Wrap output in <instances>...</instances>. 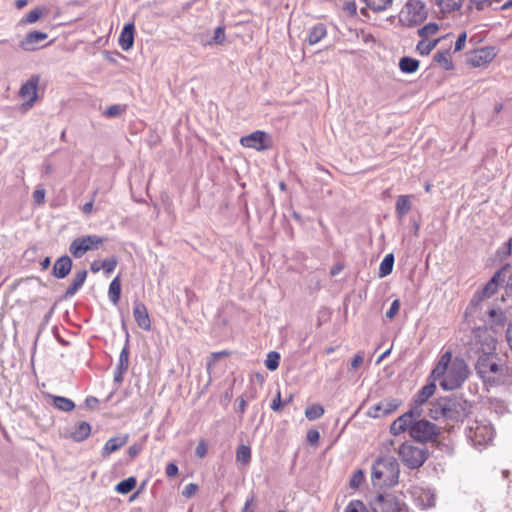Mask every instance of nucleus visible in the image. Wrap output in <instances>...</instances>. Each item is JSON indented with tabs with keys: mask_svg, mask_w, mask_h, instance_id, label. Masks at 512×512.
Wrapping results in <instances>:
<instances>
[{
	"mask_svg": "<svg viewBox=\"0 0 512 512\" xmlns=\"http://www.w3.org/2000/svg\"><path fill=\"white\" fill-rule=\"evenodd\" d=\"M465 317L469 323L475 326V340L480 342L482 335L487 336L485 331L493 333L487 329L490 326L494 329L496 326H502L505 321L503 312L497 308L490 300L481 297H473L466 308Z\"/></svg>",
	"mask_w": 512,
	"mask_h": 512,
	"instance_id": "f257e3e1",
	"label": "nucleus"
},
{
	"mask_svg": "<svg viewBox=\"0 0 512 512\" xmlns=\"http://www.w3.org/2000/svg\"><path fill=\"white\" fill-rule=\"evenodd\" d=\"M487 336L482 344V354L478 357L476 371L479 377L491 385L504 384L507 382L506 374L508 367L500 363V359L493 353L496 348L495 337L485 331Z\"/></svg>",
	"mask_w": 512,
	"mask_h": 512,
	"instance_id": "f03ea898",
	"label": "nucleus"
},
{
	"mask_svg": "<svg viewBox=\"0 0 512 512\" xmlns=\"http://www.w3.org/2000/svg\"><path fill=\"white\" fill-rule=\"evenodd\" d=\"M468 367L459 357H452L450 351L443 353L432 370L431 377L439 381L444 390H454L462 385L468 376Z\"/></svg>",
	"mask_w": 512,
	"mask_h": 512,
	"instance_id": "7ed1b4c3",
	"label": "nucleus"
},
{
	"mask_svg": "<svg viewBox=\"0 0 512 512\" xmlns=\"http://www.w3.org/2000/svg\"><path fill=\"white\" fill-rule=\"evenodd\" d=\"M399 473V465L395 458H378L372 466V484L377 488L392 487L398 482Z\"/></svg>",
	"mask_w": 512,
	"mask_h": 512,
	"instance_id": "20e7f679",
	"label": "nucleus"
},
{
	"mask_svg": "<svg viewBox=\"0 0 512 512\" xmlns=\"http://www.w3.org/2000/svg\"><path fill=\"white\" fill-rule=\"evenodd\" d=\"M428 16L426 5L421 0H408L401 8L398 19L404 27H415Z\"/></svg>",
	"mask_w": 512,
	"mask_h": 512,
	"instance_id": "39448f33",
	"label": "nucleus"
},
{
	"mask_svg": "<svg viewBox=\"0 0 512 512\" xmlns=\"http://www.w3.org/2000/svg\"><path fill=\"white\" fill-rule=\"evenodd\" d=\"M397 453L402 463L410 469L421 467L428 457V450L424 445H415L412 442L403 443Z\"/></svg>",
	"mask_w": 512,
	"mask_h": 512,
	"instance_id": "423d86ee",
	"label": "nucleus"
},
{
	"mask_svg": "<svg viewBox=\"0 0 512 512\" xmlns=\"http://www.w3.org/2000/svg\"><path fill=\"white\" fill-rule=\"evenodd\" d=\"M40 83L39 75H32L24 82L19 89V97L22 100L21 107L24 111L31 109L38 101V86Z\"/></svg>",
	"mask_w": 512,
	"mask_h": 512,
	"instance_id": "0eeeda50",
	"label": "nucleus"
},
{
	"mask_svg": "<svg viewBox=\"0 0 512 512\" xmlns=\"http://www.w3.org/2000/svg\"><path fill=\"white\" fill-rule=\"evenodd\" d=\"M104 239L98 235H86L75 238L69 247L75 258H81L86 252L98 249Z\"/></svg>",
	"mask_w": 512,
	"mask_h": 512,
	"instance_id": "6e6552de",
	"label": "nucleus"
},
{
	"mask_svg": "<svg viewBox=\"0 0 512 512\" xmlns=\"http://www.w3.org/2000/svg\"><path fill=\"white\" fill-rule=\"evenodd\" d=\"M445 420L458 421L470 412V404L460 397H444Z\"/></svg>",
	"mask_w": 512,
	"mask_h": 512,
	"instance_id": "1a4fd4ad",
	"label": "nucleus"
},
{
	"mask_svg": "<svg viewBox=\"0 0 512 512\" xmlns=\"http://www.w3.org/2000/svg\"><path fill=\"white\" fill-rule=\"evenodd\" d=\"M439 433V428L424 419L414 418L413 425L410 427V436L420 442L433 440Z\"/></svg>",
	"mask_w": 512,
	"mask_h": 512,
	"instance_id": "9d476101",
	"label": "nucleus"
},
{
	"mask_svg": "<svg viewBox=\"0 0 512 512\" xmlns=\"http://www.w3.org/2000/svg\"><path fill=\"white\" fill-rule=\"evenodd\" d=\"M373 512H408V508L391 494H379L371 503Z\"/></svg>",
	"mask_w": 512,
	"mask_h": 512,
	"instance_id": "9b49d317",
	"label": "nucleus"
},
{
	"mask_svg": "<svg viewBox=\"0 0 512 512\" xmlns=\"http://www.w3.org/2000/svg\"><path fill=\"white\" fill-rule=\"evenodd\" d=\"M467 436L474 446H482L492 440L494 430L490 424L475 422L468 428Z\"/></svg>",
	"mask_w": 512,
	"mask_h": 512,
	"instance_id": "f8f14e48",
	"label": "nucleus"
},
{
	"mask_svg": "<svg viewBox=\"0 0 512 512\" xmlns=\"http://www.w3.org/2000/svg\"><path fill=\"white\" fill-rule=\"evenodd\" d=\"M240 143L244 147L262 151L272 146V139L266 132L255 130L251 134L241 137Z\"/></svg>",
	"mask_w": 512,
	"mask_h": 512,
	"instance_id": "ddd939ff",
	"label": "nucleus"
},
{
	"mask_svg": "<svg viewBox=\"0 0 512 512\" xmlns=\"http://www.w3.org/2000/svg\"><path fill=\"white\" fill-rule=\"evenodd\" d=\"M422 416V409L411 408L408 412L399 416L390 426V432L393 435H400L406 430L410 431V427L413 425L414 418H420Z\"/></svg>",
	"mask_w": 512,
	"mask_h": 512,
	"instance_id": "4468645a",
	"label": "nucleus"
},
{
	"mask_svg": "<svg viewBox=\"0 0 512 512\" xmlns=\"http://www.w3.org/2000/svg\"><path fill=\"white\" fill-rule=\"evenodd\" d=\"M496 56L494 47H483L471 51L467 56V62L473 67H483L490 63Z\"/></svg>",
	"mask_w": 512,
	"mask_h": 512,
	"instance_id": "2eb2a0df",
	"label": "nucleus"
},
{
	"mask_svg": "<svg viewBox=\"0 0 512 512\" xmlns=\"http://www.w3.org/2000/svg\"><path fill=\"white\" fill-rule=\"evenodd\" d=\"M508 269L509 265H506L502 269L498 270L485 287L473 297H481V299L484 298L490 300V297L496 292L499 282L503 281L502 276L508 271Z\"/></svg>",
	"mask_w": 512,
	"mask_h": 512,
	"instance_id": "dca6fc26",
	"label": "nucleus"
},
{
	"mask_svg": "<svg viewBox=\"0 0 512 512\" xmlns=\"http://www.w3.org/2000/svg\"><path fill=\"white\" fill-rule=\"evenodd\" d=\"M47 33L41 31L29 32L24 39L20 42V47L24 51H35L39 48V43L46 40Z\"/></svg>",
	"mask_w": 512,
	"mask_h": 512,
	"instance_id": "f3484780",
	"label": "nucleus"
},
{
	"mask_svg": "<svg viewBox=\"0 0 512 512\" xmlns=\"http://www.w3.org/2000/svg\"><path fill=\"white\" fill-rule=\"evenodd\" d=\"M133 316L137 325L145 331L151 329V321L146 306L139 301L134 302Z\"/></svg>",
	"mask_w": 512,
	"mask_h": 512,
	"instance_id": "a211bd4d",
	"label": "nucleus"
},
{
	"mask_svg": "<svg viewBox=\"0 0 512 512\" xmlns=\"http://www.w3.org/2000/svg\"><path fill=\"white\" fill-rule=\"evenodd\" d=\"M398 406L399 403L396 400H383L369 409V415L380 418L395 411Z\"/></svg>",
	"mask_w": 512,
	"mask_h": 512,
	"instance_id": "6ab92c4d",
	"label": "nucleus"
},
{
	"mask_svg": "<svg viewBox=\"0 0 512 512\" xmlns=\"http://www.w3.org/2000/svg\"><path fill=\"white\" fill-rule=\"evenodd\" d=\"M135 25L134 23L126 24L119 36V46L124 51H128L133 47L134 44Z\"/></svg>",
	"mask_w": 512,
	"mask_h": 512,
	"instance_id": "aec40b11",
	"label": "nucleus"
},
{
	"mask_svg": "<svg viewBox=\"0 0 512 512\" xmlns=\"http://www.w3.org/2000/svg\"><path fill=\"white\" fill-rule=\"evenodd\" d=\"M436 384L434 382L423 386L415 395L412 408L422 409V405L435 393Z\"/></svg>",
	"mask_w": 512,
	"mask_h": 512,
	"instance_id": "412c9836",
	"label": "nucleus"
},
{
	"mask_svg": "<svg viewBox=\"0 0 512 512\" xmlns=\"http://www.w3.org/2000/svg\"><path fill=\"white\" fill-rule=\"evenodd\" d=\"M72 260L68 256L58 258L53 266L52 274L58 279L65 278L71 271Z\"/></svg>",
	"mask_w": 512,
	"mask_h": 512,
	"instance_id": "4be33fe9",
	"label": "nucleus"
},
{
	"mask_svg": "<svg viewBox=\"0 0 512 512\" xmlns=\"http://www.w3.org/2000/svg\"><path fill=\"white\" fill-rule=\"evenodd\" d=\"M413 195H400L397 197L395 214L398 219H403L412 208Z\"/></svg>",
	"mask_w": 512,
	"mask_h": 512,
	"instance_id": "5701e85b",
	"label": "nucleus"
},
{
	"mask_svg": "<svg viewBox=\"0 0 512 512\" xmlns=\"http://www.w3.org/2000/svg\"><path fill=\"white\" fill-rule=\"evenodd\" d=\"M327 36V27L323 23H317L307 32L306 40L309 45H315Z\"/></svg>",
	"mask_w": 512,
	"mask_h": 512,
	"instance_id": "b1692460",
	"label": "nucleus"
},
{
	"mask_svg": "<svg viewBox=\"0 0 512 512\" xmlns=\"http://www.w3.org/2000/svg\"><path fill=\"white\" fill-rule=\"evenodd\" d=\"M128 441V435H118L110 438L102 449V456L106 457L124 446Z\"/></svg>",
	"mask_w": 512,
	"mask_h": 512,
	"instance_id": "393cba45",
	"label": "nucleus"
},
{
	"mask_svg": "<svg viewBox=\"0 0 512 512\" xmlns=\"http://www.w3.org/2000/svg\"><path fill=\"white\" fill-rule=\"evenodd\" d=\"M414 499L423 509L430 508L435 505V495L431 490L419 489L415 491Z\"/></svg>",
	"mask_w": 512,
	"mask_h": 512,
	"instance_id": "a878e982",
	"label": "nucleus"
},
{
	"mask_svg": "<svg viewBox=\"0 0 512 512\" xmlns=\"http://www.w3.org/2000/svg\"><path fill=\"white\" fill-rule=\"evenodd\" d=\"M465 0H435L436 6L443 14H450L459 11Z\"/></svg>",
	"mask_w": 512,
	"mask_h": 512,
	"instance_id": "bb28decb",
	"label": "nucleus"
},
{
	"mask_svg": "<svg viewBox=\"0 0 512 512\" xmlns=\"http://www.w3.org/2000/svg\"><path fill=\"white\" fill-rule=\"evenodd\" d=\"M433 59L435 63H437L441 68L446 71H450L454 69V64L452 61V56L449 50H439L437 51Z\"/></svg>",
	"mask_w": 512,
	"mask_h": 512,
	"instance_id": "cd10ccee",
	"label": "nucleus"
},
{
	"mask_svg": "<svg viewBox=\"0 0 512 512\" xmlns=\"http://www.w3.org/2000/svg\"><path fill=\"white\" fill-rule=\"evenodd\" d=\"M91 433V426L89 423L82 421L77 423L71 430L70 436L75 441L85 440Z\"/></svg>",
	"mask_w": 512,
	"mask_h": 512,
	"instance_id": "c85d7f7f",
	"label": "nucleus"
},
{
	"mask_svg": "<svg viewBox=\"0 0 512 512\" xmlns=\"http://www.w3.org/2000/svg\"><path fill=\"white\" fill-rule=\"evenodd\" d=\"M86 277H87L86 270L77 272L76 275L74 276L71 284L69 285V287L66 290V293H65L66 297H72L84 284Z\"/></svg>",
	"mask_w": 512,
	"mask_h": 512,
	"instance_id": "c756f323",
	"label": "nucleus"
},
{
	"mask_svg": "<svg viewBox=\"0 0 512 512\" xmlns=\"http://www.w3.org/2000/svg\"><path fill=\"white\" fill-rule=\"evenodd\" d=\"M428 415L435 419H445V402L444 398H439L434 402H431Z\"/></svg>",
	"mask_w": 512,
	"mask_h": 512,
	"instance_id": "7c9ffc66",
	"label": "nucleus"
},
{
	"mask_svg": "<svg viewBox=\"0 0 512 512\" xmlns=\"http://www.w3.org/2000/svg\"><path fill=\"white\" fill-rule=\"evenodd\" d=\"M440 41L441 38H437L434 40H426L425 38H423L421 41L418 42L416 50L422 56L429 55Z\"/></svg>",
	"mask_w": 512,
	"mask_h": 512,
	"instance_id": "2f4dec72",
	"label": "nucleus"
},
{
	"mask_svg": "<svg viewBox=\"0 0 512 512\" xmlns=\"http://www.w3.org/2000/svg\"><path fill=\"white\" fill-rule=\"evenodd\" d=\"M419 61L411 57H403L399 61V68L403 73H414L419 69Z\"/></svg>",
	"mask_w": 512,
	"mask_h": 512,
	"instance_id": "473e14b6",
	"label": "nucleus"
},
{
	"mask_svg": "<svg viewBox=\"0 0 512 512\" xmlns=\"http://www.w3.org/2000/svg\"><path fill=\"white\" fill-rule=\"evenodd\" d=\"M121 295V283L119 276H116L109 285L108 297L113 304L119 302Z\"/></svg>",
	"mask_w": 512,
	"mask_h": 512,
	"instance_id": "72a5a7b5",
	"label": "nucleus"
},
{
	"mask_svg": "<svg viewBox=\"0 0 512 512\" xmlns=\"http://www.w3.org/2000/svg\"><path fill=\"white\" fill-rule=\"evenodd\" d=\"M53 404L56 408L64 412H70L75 408V404L72 400L62 396H54Z\"/></svg>",
	"mask_w": 512,
	"mask_h": 512,
	"instance_id": "f704fd0d",
	"label": "nucleus"
},
{
	"mask_svg": "<svg viewBox=\"0 0 512 512\" xmlns=\"http://www.w3.org/2000/svg\"><path fill=\"white\" fill-rule=\"evenodd\" d=\"M365 3L372 11L381 12L390 8L393 0H365Z\"/></svg>",
	"mask_w": 512,
	"mask_h": 512,
	"instance_id": "c9c22d12",
	"label": "nucleus"
},
{
	"mask_svg": "<svg viewBox=\"0 0 512 512\" xmlns=\"http://www.w3.org/2000/svg\"><path fill=\"white\" fill-rule=\"evenodd\" d=\"M394 256L393 254H387L380 263L379 276L386 277L393 270Z\"/></svg>",
	"mask_w": 512,
	"mask_h": 512,
	"instance_id": "e433bc0d",
	"label": "nucleus"
},
{
	"mask_svg": "<svg viewBox=\"0 0 512 512\" xmlns=\"http://www.w3.org/2000/svg\"><path fill=\"white\" fill-rule=\"evenodd\" d=\"M136 485V480L133 477H129L119 482L116 486V491L121 494H127L133 490Z\"/></svg>",
	"mask_w": 512,
	"mask_h": 512,
	"instance_id": "4c0bfd02",
	"label": "nucleus"
},
{
	"mask_svg": "<svg viewBox=\"0 0 512 512\" xmlns=\"http://www.w3.org/2000/svg\"><path fill=\"white\" fill-rule=\"evenodd\" d=\"M324 414V408L319 404L308 406L305 410V416L309 420H316Z\"/></svg>",
	"mask_w": 512,
	"mask_h": 512,
	"instance_id": "58836bf2",
	"label": "nucleus"
},
{
	"mask_svg": "<svg viewBox=\"0 0 512 512\" xmlns=\"http://www.w3.org/2000/svg\"><path fill=\"white\" fill-rule=\"evenodd\" d=\"M439 31V25L434 22H430L420 29H418V35L422 38H427L429 36L435 35Z\"/></svg>",
	"mask_w": 512,
	"mask_h": 512,
	"instance_id": "ea45409f",
	"label": "nucleus"
},
{
	"mask_svg": "<svg viewBox=\"0 0 512 512\" xmlns=\"http://www.w3.org/2000/svg\"><path fill=\"white\" fill-rule=\"evenodd\" d=\"M45 10L41 8H35L31 10L25 18H23L20 23L21 24H32L37 22L41 16L44 14Z\"/></svg>",
	"mask_w": 512,
	"mask_h": 512,
	"instance_id": "a19ab883",
	"label": "nucleus"
},
{
	"mask_svg": "<svg viewBox=\"0 0 512 512\" xmlns=\"http://www.w3.org/2000/svg\"><path fill=\"white\" fill-rule=\"evenodd\" d=\"M279 360H280V355L277 352H275V351L269 352L267 355V358L265 360L266 368L269 369L270 371L276 370L279 366Z\"/></svg>",
	"mask_w": 512,
	"mask_h": 512,
	"instance_id": "79ce46f5",
	"label": "nucleus"
},
{
	"mask_svg": "<svg viewBox=\"0 0 512 512\" xmlns=\"http://www.w3.org/2000/svg\"><path fill=\"white\" fill-rule=\"evenodd\" d=\"M236 459L241 463H248L251 459V450L248 446L241 445L237 449Z\"/></svg>",
	"mask_w": 512,
	"mask_h": 512,
	"instance_id": "37998d69",
	"label": "nucleus"
},
{
	"mask_svg": "<svg viewBox=\"0 0 512 512\" xmlns=\"http://www.w3.org/2000/svg\"><path fill=\"white\" fill-rule=\"evenodd\" d=\"M344 512H368V510L362 501L352 500L348 503Z\"/></svg>",
	"mask_w": 512,
	"mask_h": 512,
	"instance_id": "c03bdc74",
	"label": "nucleus"
},
{
	"mask_svg": "<svg viewBox=\"0 0 512 512\" xmlns=\"http://www.w3.org/2000/svg\"><path fill=\"white\" fill-rule=\"evenodd\" d=\"M129 365V351L128 347L125 346L119 356L118 370H127Z\"/></svg>",
	"mask_w": 512,
	"mask_h": 512,
	"instance_id": "a18cd8bd",
	"label": "nucleus"
},
{
	"mask_svg": "<svg viewBox=\"0 0 512 512\" xmlns=\"http://www.w3.org/2000/svg\"><path fill=\"white\" fill-rule=\"evenodd\" d=\"M125 111V106L123 105H112L105 111V115L108 117H116L120 116Z\"/></svg>",
	"mask_w": 512,
	"mask_h": 512,
	"instance_id": "49530a36",
	"label": "nucleus"
},
{
	"mask_svg": "<svg viewBox=\"0 0 512 512\" xmlns=\"http://www.w3.org/2000/svg\"><path fill=\"white\" fill-rule=\"evenodd\" d=\"M117 266V259L112 257L110 259H106L101 263L102 269L106 274H110Z\"/></svg>",
	"mask_w": 512,
	"mask_h": 512,
	"instance_id": "de8ad7c7",
	"label": "nucleus"
},
{
	"mask_svg": "<svg viewBox=\"0 0 512 512\" xmlns=\"http://www.w3.org/2000/svg\"><path fill=\"white\" fill-rule=\"evenodd\" d=\"M399 309H400V300L395 299L392 302L390 308L386 311V314H385L386 318H388L390 320L393 319L399 312Z\"/></svg>",
	"mask_w": 512,
	"mask_h": 512,
	"instance_id": "09e8293b",
	"label": "nucleus"
},
{
	"mask_svg": "<svg viewBox=\"0 0 512 512\" xmlns=\"http://www.w3.org/2000/svg\"><path fill=\"white\" fill-rule=\"evenodd\" d=\"M364 480V474L361 470H357L354 472L351 480H350V486L352 488H358L361 483L363 482Z\"/></svg>",
	"mask_w": 512,
	"mask_h": 512,
	"instance_id": "8fccbe9b",
	"label": "nucleus"
},
{
	"mask_svg": "<svg viewBox=\"0 0 512 512\" xmlns=\"http://www.w3.org/2000/svg\"><path fill=\"white\" fill-rule=\"evenodd\" d=\"M478 10H482L493 3H500L502 0H470Z\"/></svg>",
	"mask_w": 512,
	"mask_h": 512,
	"instance_id": "3c124183",
	"label": "nucleus"
},
{
	"mask_svg": "<svg viewBox=\"0 0 512 512\" xmlns=\"http://www.w3.org/2000/svg\"><path fill=\"white\" fill-rule=\"evenodd\" d=\"M198 490V486L194 483H189L188 485H186L182 491V495L187 497V498H190L192 496L195 495V493L197 492Z\"/></svg>",
	"mask_w": 512,
	"mask_h": 512,
	"instance_id": "603ef678",
	"label": "nucleus"
},
{
	"mask_svg": "<svg viewBox=\"0 0 512 512\" xmlns=\"http://www.w3.org/2000/svg\"><path fill=\"white\" fill-rule=\"evenodd\" d=\"M466 39H467V34L466 32H462L456 42H455V52H458V51H461L465 48V45H466Z\"/></svg>",
	"mask_w": 512,
	"mask_h": 512,
	"instance_id": "864d4df0",
	"label": "nucleus"
},
{
	"mask_svg": "<svg viewBox=\"0 0 512 512\" xmlns=\"http://www.w3.org/2000/svg\"><path fill=\"white\" fill-rule=\"evenodd\" d=\"M33 200L38 205L43 204L45 200V190L42 188L36 189L33 192Z\"/></svg>",
	"mask_w": 512,
	"mask_h": 512,
	"instance_id": "5fc2aeb1",
	"label": "nucleus"
},
{
	"mask_svg": "<svg viewBox=\"0 0 512 512\" xmlns=\"http://www.w3.org/2000/svg\"><path fill=\"white\" fill-rule=\"evenodd\" d=\"M320 434L317 430L311 429L307 433V441L310 445H315L319 441Z\"/></svg>",
	"mask_w": 512,
	"mask_h": 512,
	"instance_id": "6e6d98bb",
	"label": "nucleus"
},
{
	"mask_svg": "<svg viewBox=\"0 0 512 512\" xmlns=\"http://www.w3.org/2000/svg\"><path fill=\"white\" fill-rule=\"evenodd\" d=\"M281 405H282V402H281V393L280 391L278 390L277 391V394H276V397L274 398V400L272 401L270 407L273 411L277 412L281 409Z\"/></svg>",
	"mask_w": 512,
	"mask_h": 512,
	"instance_id": "4d7b16f0",
	"label": "nucleus"
},
{
	"mask_svg": "<svg viewBox=\"0 0 512 512\" xmlns=\"http://www.w3.org/2000/svg\"><path fill=\"white\" fill-rule=\"evenodd\" d=\"M364 361V357L361 353L356 354L353 359L351 360V368L357 369L359 368Z\"/></svg>",
	"mask_w": 512,
	"mask_h": 512,
	"instance_id": "13d9d810",
	"label": "nucleus"
},
{
	"mask_svg": "<svg viewBox=\"0 0 512 512\" xmlns=\"http://www.w3.org/2000/svg\"><path fill=\"white\" fill-rule=\"evenodd\" d=\"M207 453V446L204 441H200L199 444L196 447L195 454L199 458H203Z\"/></svg>",
	"mask_w": 512,
	"mask_h": 512,
	"instance_id": "bf43d9fd",
	"label": "nucleus"
},
{
	"mask_svg": "<svg viewBox=\"0 0 512 512\" xmlns=\"http://www.w3.org/2000/svg\"><path fill=\"white\" fill-rule=\"evenodd\" d=\"M166 475L168 477H175L177 474H178V467L176 464L174 463H169L167 466H166Z\"/></svg>",
	"mask_w": 512,
	"mask_h": 512,
	"instance_id": "052dcab7",
	"label": "nucleus"
},
{
	"mask_svg": "<svg viewBox=\"0 0 512 512\" xmlns=\"http://www.w3.org/2000/svg\"><path fill=\"white\" fill-rule=\"evenodd\" d=\"M225 39V31L223 27H218L215 30L214 40L218 43H222Z\"/></svg>",
	"mask_w": 512,
	"mask_h": 512,
	"instance_id": "680f3d73",
	"label": "nucleus"
},
{
	"mask_svg": "<svg viewBox=\"0 0 512 512\" xmlns=\"http://www.w3.org/2000/svg\"><path fill=\"white\" fill-rule=\"evenodd\" d=\"M344 10L347 12L348 15L354 16L357 11V6L355 2H347L344 6Z\"/></svg>",
	"mask_w": 512,
	"mask_h": 512,
	"instance_id": "e2e57ef3",
	"label": "nucleus"
},
{
	"mask_svg": "<svg viewBox=\"0 0 512 512\" xmlns=\"http://www.w3.org/2000/svg\"><path fill=\"white\" fill-rule=\"evenodd\" d=\"M253 505H254V497L248 498L245 502L242 512H254V510L252 508Z\"/></svg>",
	"mask_w": 512,
	"mask_h": 512,
	"instance_id": "0e129e2a",
	"label": "nucleus"
},
{
	"mask_svg": "<svg viewBox=\"0 0 512 512\" xmlns=\"http://www.w3.org/2000/svg\"><path fill=\"white\" fill-rule=\"evenodd\" d=\"M93 211V199L82 206V212L84 214H90Z\"/></svg>",
	"mask_w": 512,
	"mask_h": 512,
	"instance_id": "69168bd1",
	"label": "nucleus"
},
{
	"mask_svg": "<svg viewBox=\"0 0 512 512\" xmlns=\"http://www.w3.org/2000/svg\"><path fill=\"white\" fill-rule=\"evenodd\" d=\"M101 263L102 262H99V261H93L91 264V271L93 273H98L102 269Z\"/></svg>",
	"mask_w": 512,
	"mask_h": 512,
	"instance_id": "338daca9",
	"label": "nucleus"
},
{
	"mask_svg": "<svg viewBox=\"0 0 512 512\" xmlns=\"http://www.w3.org/2000/svg\"><path fill=\"white\" fill-rule=\"evenodd\" d=\"M506 292H507V294L512 296V273L510 274V276L507 280Z\"/></svg>",
	"mask_w": 512,
	"mask_h": 512,
	"instance_id": "774afa93",
	"label": "nucleus"
}]
</instances>
